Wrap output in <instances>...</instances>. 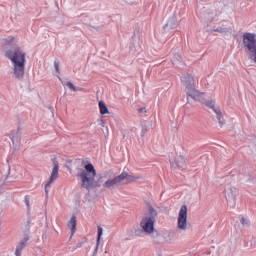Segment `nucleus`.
Masks as SVG:
<instances>
[{"instance_id": "nucleus-9", "label": "nucleus", "mask_w": 256, "mask_h": 256, "mask_svg": "<svg viewBox=\"0 0 256 256\" xmlns=\"http://www.w3.org/2000/svg\"><path fill=\"white\" fill-rule=\"evenodd\" d=\"M178 229H187V205H182L178 214Z\"/></svg>"}, {"instance_id": "nucleus-28", "label": "nucleus", "mask_w": 256, "mask_h": 256, "mask_svg": "<svg viewBox=\"0 0 256 256\" xmlns=\"http://www.w3.org/2000/svg\"><path fill=\"white\" fill-rule=\"evenodd\" d=\"M138 113L140 115H143V114L147 113V108L146 107L139 108L138 109Z\"/></svg>"}, {"instance_id": "nucleus-5", "label": "nucleus", "mask_w": 256, "mask_h": 256, "mask_svg": "<svg viewBox=\"0 0 256 256\" xmlns=\"http://www.w3.org/2000/svg\"><path fill=\"white\" fill-rule=\"evenodd\" d=\"M182 84L186 87L188 97H191L195 101H201L203 93L195 89V78L191 74H184L181 77Z\"/></svg>"}, {"instance_id": "nucleus-1", "label": "nucleus", "mask_w": 256, "mask_h": 256, "mask_svg": "<svg viewBox=\"0 0 256 256\" xmlns=\"http://www.w3.org/2000/svg\"><path fill=\"white\" fill-rule=\"evenodd\" d=\"M6 57L13 63V74L15 78L22 81L23 77H25V52L20 47H15L6 52Z\"/></svg>"}, {"instance_id": "nucleus-16", "label": "nucleus", "mask_w": 256, "mask_h": 256, "mask_svg": "<svg viewBox=\"0 0 256 256\" xmlns=\"http://www.w3.org/2000/svg\"><path fill=\"white\" fill-rule=\"evenodd\" d=\"M203 19L205 23H213V20L215 19V14L211 11L203 15Z\"/></svg>"}, {"instance_id": "nucleus-13", "label": "nucleus", "mask_w": 256, "mask_h": 256, "mask_svg": "<svg viewBox=\"0 0 256 256\" xmlns=\"http://www.w3.org/2000/svg\"><path fill=\"white\" fill-rule=\"evenodd\" d=\"M103 236V227L98 226V233H97V240H96V247L92 256H97V252L99 251V245H101V237Z\"/></svg>"}, {"instance_id": "nucleus-30", "label": "nucleus", "mask_w": 256, "mask_h": 256, "mask_svg": "<svg viewBox=\"0 0 256 256\" xmlns=\"http://www.w3.org/2000/svg\"><path fill=\"white\" fill-rule=\"evenodd\" d=\"M13 36H9L8 38L5 39L6 43H11L13 41Z\"/></svg>"}, {"instance_id": "nucleus-4", "label": "nucleus", "mask_w": 256, "mask_h": 256, "mask_svg": "<svg viewBox=\"0 0 256 256\" xmlns=\"http://www.w3.org/2000/svg\"><path fill=\"white\" fill-rule=\"evenodd\" d=\"M242 43L250 61L256 63V34L251 32L244 33Z\"/></svg>"}, {"instance_id": "nucleus-25", "label": "nucleus", "mask_w": 256, "mask_h": 256, "mask_svg": "<svg viewBox=\"0 0 256 256\" xmlns=\"http://www.w3.org/2000/svg\"><path fill=\"white\" fill-rule=\"evenodd\" d=\"M66 87H69V89H71L72 91H75V92L83 90L81 88L75 87V85H73L71 82H67Z\"/></svg>"}, {"instance_id": "nucleus-10", "label": "nucleus", "mask_w": 256, "mask_h": 256, "mask_svg": "<svg viewBox=\"0 0 256 256\" xmlns=\"http://www.w3.org/2000/svg\"><path fill=\"white\" fill-rule=\"evenodd\" d=\"M171 167L173 169H181L187 165V162H185V157L183 155H180L177 159V161L173 160V158L169 159Z\"/></svg>"}, {"instance_id": "nucleus-6", "label": "nucleus", "mask_w": 256, "mask_h": 256, "mask_svg": "<svg viewBox=\"0 0 256 256\" xmlns=\"http://www.w3.org/2000/svg\"><path fill=\"white\" fill-rule=\"evenodd\" d=\"M126 181L128 183H133L135 182L137 179H139V176H133V175H129L128 172H122L121 174H119L118 176L114 177L113 179H108L105 183H104V187L106 189H111V187H115L116 185H119V183H121V181Z\"/></svg>"}, {"instance_id": "nucleus-23", "label": "nucleus", "mask_w": 256, "mask_h": 256, "mask_svg": "<svg viewBox=\"0 0 256 256\" xmlns=\"http://www.w3.org/2000/svg\"><path fill=\"white\" fill-rule=\"evenodd\" d=\"M85 243H87V238H83V240L81 242H78L76 244V246H74L72 248V251H75L76 249H81V247H83V245H85Z\"/></svg>"}, {"instance_id": "nucleus-27", "label": "nucleus", "mask_w": 256, "mask_h": 256, "mask_svg": "<svg viewBox=\"0 0 256 256\" xmlns=\"http://www.w3.org/2000/svg\"><path fill=\"white\" fill-rule=\"evenodd\" d=\"M88 27H91L92 29H95V31H101V29H103V25L93 26V25L89 24Z\"/></svg>"}, {"instance_id": "nucleus-32", "label": "nucleus", "mask_w": 256, "mask_h": 256, "mask_svg": "<svg viewBox=\"0 0 256 256\" xmlns=\"http://www.w3.org/2000/svg\"><path fill=\"white\" fill-rule=\"evenodd\" d=\"M57 78H58V79H61V77H59V75H57Z\"/></svg>"}, {"instance_id": "nucleus-20", "label": "nucleus", "mask_w": 256, "mask_h": 256, "mask_svg": "<svg viewBox=\"0 0 256 256\" xmlns=\"http://www.w3.org/2000/svg\"><path fill=\"white\" fill-rule=\"evenodd\" d=\"M183 63V58H181V55L175 54L173 59H172V64L173 65H181Z\"/></svg>"}, {"instance_id": "nucleus-21", "label": "nucleus", "mask_w": 256, "mask_h": 256, "mask_svg": "<svg viewBox=\"0 0 256 256\" xmlns=\"http://www.w3.org/2000/svg\"><path fill=\"white\" fill-rule=\"evenodd\" d=\"M31 217H28L25 227H24V233H27L26 235H29L30 231H31Z\"/></svg>"}, {"instance_id": "nucleus-3", "label": "nucleus", "mask_w": 256, "mask_h": 256, "mask_svg": "<svg viewBox=\"0 0 256 256\" xmlns=\"http://www.w3.org/2000/svg\"><path fill=\"white\" fill-rule=\"evenodd\" d=\"M97 176V170H95V166L92 163H88L84 165V170L77 175L81 179V187L82 189H86L87 191H91V189H95V177Z\"/></svg>"}, {"instance_id": "nucleus-18", "label": "nucleus", "mask_w": 256, "mask_h": 256, "mask_svg": "<svg viewBox=\"0 0 256 256\" xmlns=\"http://www.w3.org/2000/svg\"><path fill=\"white\" fill-rule=\"evenodd\" d=\"M149 131V122L142 121L141 122V137H145V134Z\"/></svg>"}, {"instance_id": "nucleus-12", "label": "nucleus", "mask_w": 256, "mask_h": 256, "mask_svg": "<svg viewBox=\"0 0 256 256\" xmlns=\"http://www.w3.org/2000/svg\"><path fill=\"white\" fill-rule=\"evenodd\" d=\"M178 26L179 22L177 21V16L173 15L169 18L163 29L164 31H171V29H177Z\"/></svg>"}, {"instance_id": "nucleus-24", "label": "nucleus", "mask_w": 256, "mask_h": 256, "mask_svg": "<svg viewBox=\"0 0 256 256\" xmlns=\"http://www.w3.org/2000/svg\"><path fill=\"white\" fill-rule=\"evenodd\" d=\"M101 183H103V176L100 175L97 180L94 178V189L101 187Z\"/></svg>"}, {"instance_id": "nucleus-8", "label": "nucleus", "mask_w": 256, "mask_h": 256, "mask_svg": "<svg viewBox=\"0 0 256 256\" xmlns=\"http://www.w3.org/2000/svg\"><path fill=\"white\" fill-rule=\"evenodd\" d=\"M200 102L203 103L206 107L213 109V111L217 115V119L219 121L220 127H223V125H225V120L223 119V112L221 111V109L215 108V104H213V101H211V100L204 101L203 98H201Z\"/></svg>"}, {"instance_id": "nucleus-31", "label": "nucleus", "mask_w": 256, "mask_h": 256, "mask_svg": "<svg viewBox=\"0 0 256 256\" xmlns=\"http://www.w3.org/2000/svg\"><path fill=\"white\" fill-rule=\"evenodd\" d=\"M100 125H101V127H105V122L103 120H101Z\"/></svg>"}, {"instance_id": "nucleus-11", "label": "nucleus", "mask_w": 256, "mask_h": 256, "mask_svg": "<svg viewBox=\"0 0 256 256\" xmlns=\"http://www.w3.org/2000/svg\"><path fill=\"white\" fill-rule=\"evenodd\" d=\"M29 234H25L23 240H21L16 246L15 255L21 256V253L25 247H27V241H29Z\"/></svg>"}, {"instance_id": "nucleus-2", "label": "nucleus", "mask_w": 256, "mask_h": 256, "mask_svg": "<svg viewBox=\"0 0 256 256\" xmlns=\"http://www.w3.org/2000/svg\"><path fill=\"white\" fill-rule=\"evenodd\" d=\"M145 207L148 211V216L142 218L140 222V227L142 229L138 230V233H148L149 235L153 233L154 237H159V232L155 230L157 210L150 204V202H145Z\"/></svg>"}, {"instance_id": "nucleus-15", "label": "nucleus", "mask_w": 256, "mask_h": 256, "mask_svg": "<svg viewBox=\"0 0 256 256\" xmlns=\"http://www.w3.org/2000/svg\"><path fill=\"white\" fill-rule=\"evenodd\" d=\"M8 137L11 139L13 145H15V139L21 137V126H18L16 132L12 131L10 134H8Z\"/></svg>"}, {"instance_id": "nucleus-7", "label": "nucleus", "mask_w": 256, "mask_h": 256, "mask_svg": "<svg viewBox=\"0 0 256 256\" xmlns=\"http://www.w3.org/2000/svg\"><path fill=\"white\" fill-rule=\"evenodd\" d=\"M52 163V173L50 175L49 181L45 185L46 196L49 195V190H47V187H49V185H51V183H53L54 181H57V178L59 177V161H57V158H53Z\"/></svg>"}, {"instance_id": "nucleus-17", "label": "nucleus", "mask_w": 256, "mask_h": 256, "mask_svg": "<svg viewBox=\"0 0 256 256\" xmlns=\"http://www.w3.org/2000/svg\"><path fill=\"white\" fill-rule=\"evenodd\" d=\"M99 109H100L101 115L109 114V108L107 107V104H105V102H103V101L99 102Z\"/></svg>"}, {"instance_id": "nucleus-22", "label": "nucleus", "mask_w": 256, "mask_h": 256, "mask_svg": "<svg viewBox=\"0 0 256 256\" xmlns=\"http://www.w3.org/2000/svg\"><path fill=\"white\" fill-rule=\"evenodd\" d=\"M240 223L243 225V227H250L251 226V222L243 216H240Z\"/></svg>"}, {"instance_id": "nucleus-14", "label": "nucleus", "mask_w": 256, "mask_h": 256, "mask_svg": "<svg viewBox=\"0 0 256 256\" xmlns=\"http://www.w3.org/2000/svg\"><path fill=\"white\" fill-rule=\"evenodd\" d=\"M68 226L70 227V230H71L70 237H73V235H75V232L77 231V217L76 216L71 217V219L68 223Z\"/></svg>"}, {"instance_id": "nucleus-19", "label": "nucleus", "mask_w": 256, "mask_h": 256, "mask_svg": "<svg viewBox=\"0 0 256 256\" xmlns=\"http://www.w3.org/2000/svg\"><path fill=\"white\" fill-rule=\"evenodd\" d=\"M215 33H230L231 32V28H227L224 26H219L217 28H213V30Z\"/></svg>"}, {"instance_id": "nucleus-26", "label": "nucleus", "mask_w": 256, "mask_h": 256, "mask_svg": "<svg viewBox=\"0 0 256 256\" xmlns=\"http://www.w3.org/2000/svg\"><path fill=\"white\" fill-rule=\"evenodd\" d=\"M59 65H60L59 59H55L54 69H55L56 73H58V75H59V73H61L60 70H59Z\"/></svg>"}, {"instance_id": "nucleus-29", "label": "nucleus", "mask_w": 256, "mask_h": 256, "mask_svg": "<svg viewBox=\"0 0 256 256\" xmlns=\"http://www.w3.org/2000/svg\"><path fill=\"white\" fill-rule=\"evenodd\" d=\"M25 204L28 207V209H29V207H31V205L29 204V195L25 196Z\"/></svg>"}]
</instances>
